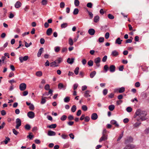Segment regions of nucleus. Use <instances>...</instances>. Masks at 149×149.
<instances>
[{
	"label": "nucleus",
	"instance_id": "1",
	"mask_svg": "<svg viewBox=\"0 0 149 149\" xmlns=\"http://www.w3.org/2000/svg\"><path fill=\"white\" fill-rule=\"evenodd\" d=\"M135 115L137 121H140V120L142 121L146 120L145 116L147 113L145 111L139 109L135 112Z\"/></svg>",
	"mask_w": 149,
	"mask_h": 149
},
{
	"label": "nucleus",
	"instance_id": "2",
	"mask_svg": "<svg viewBox=\"0 0 149 149\" xmlns=\"http://www.w3.org/2000/svg\"><path fill=\"white\" fill-rule=\"evenodd\" d=\"M29 58V56H25L24 57L20 56L19 58V60L21 63H22L24 61H27Z\"/></svg>",
	"mask_w": 149,
	"mask_h": 149
},
{
	"label": "nucleus",
	"instance_id": "3",
	"mask_svg": "<svg viewBox=\"0 0 149 149\" xmlns=\"http://www.w3.org/2000/svg\"><path fill=\"white\" fill-rule=\"evenodd\" d=\"M101 59L99 57L96 58L94 59V62L96 64V66L99 67L100 66V62Z\"/></svg>",
	"mask_w": 149,
	"mask_h": 149
},
{
	"label": "nucleus",
	"instance_id": "4",
	"mask_svg": "<svg viewBox=\"0 0 149 149\" xmlns=\"http://www.w3.org/2000/svg\"><path fill=\"white\" fill-rule=\"evenodd\" d=\"M16 128L18 129L19 126L21 125V122L20 119L19 118H17L16 119Z\"/></svg>",
	"mask_w": 149,
	"mask_h": 149
},
{
	"label": "nucleus",
	"instance_id": "5",
	"mask_svg": "<svg viewBox=\"0 0 149 149\" xmlns=\"http://www.w3.org/2000/svg\"><path fill=\"white\" fill-rule=\"evenodd\" d=\"M19 88L21 91H24L26 88V85L24 83H21L19 85Z\"/></svg>",
	"mask_w": 149,
	"mask_h": 149
},
{
	"label": "nucleus",
	"instance_id": "6",
	"mask_svg": "<svg viewBox=\"0 0 149 149\" xmlns=\"http://www.w3.org/2000/svg\"><path fill=\"white\" fill-rule=\"evenodd\" d=\"M107 135H104V134H103V135H102V136L100 139L99 142H101L103 141H104L107 140Z\"/></svg>",
	"mask_w": 149,
	"mask_h": 149
},
{
	"label": "nucleus",
	"instance_id": "7",
	"mask_svg": "<svg viewBox=\"0 0 149 149\" xmlns=\"http://www.w3.org/2000/svg\"><path fill=\"white\" fill-rule=\"evenodd\" d=\"M27 116L30 118H33L35 117V113L32 111H29L27 113Z\"/></svg>",
	"mask_w": 149,
	"mask_h": 149
},
{
	"label": "nucleus",
	"instance_id": "8",
	"mask_svg": "<svg viewBox=\"0 0 149 149\" xmlns=\"http://www.w3.org/2000/svg\"><path fill=\"white\" fill-rule=\"evenodd\" d=\"M50 66L51 67H56L58 66L59 65L57 64V63L55 61L50 63Z\"/></svg>",
	"mask_w": 149,
	"mask_h": 149
},
{
	"label": "nucleus",
	"instance_id": "9",
	"mask_svg": "<svg viewBox=\"0 0 149 149\" xmlns=\"http://www.w3.org/2000/svg\"><path fill=\"white\" fill-rule=\"evenodd\" d=\"M98 118V116L96 113H94L92 114L91 116V119L93 120H95Z\"/></svg>",
	"mask_w": 149,
	"mask_h": 149
},
{
	"label": "nucleus",
	"instance_id": "10",
	"mask_svg": "<svg viewBox=\"0 0 149 149\" xmlns=\"http://www.w3.org/2000/svg\"><path fill=\"white\" fill-rule=\"evenodd\" d=\"M111 124L115 125V126L118 127L119 126V124L117 123V121L114 120H112L110 122Z\"/></svg>",
	"mask_w": 149,
	"mask_h": 149
},
{
	"label": "nucleus",
	"instance_id": "11",
	"mask_svg": "<svg viewBox=\"0 0 149 149\" xmlns=\"http://www.w3.org/2000/svg\"><path fill=\"white\" fill-rule=\"evenodd\" d=\"M118 54V52L116 50L113 51L111 54V55L113 56H117Z\"/></svg>",
	"mask_w": 149,
	"mask_h": 149
},
{
	"label": "nucleus",
	"instance_id": "12",
	"mask_svg": "<svg viewBox=\"0 0 149 149\" xmlns=\"http://www.w3.org/2000/svg\"><path fill=\"white\" fill-rule=\"evenodd\" d=\"M95 30L93 29H90L88 31V33L91 35H93L95 33Z\"/></svg>",
	"mask_w": 149,
	"mask_h": 149
},
{
	"label": "nucleus",
	"instance_id": "13",
	"mask_svg": "<svg viewBox=\"0 0 149 149\" xmlns=\"http://www.w3.org/2000/svg\"><path fill=\"white\" fill-rule=\"evenodd\" d=\"M21 3L19 1H17L15 3V6L16 8H18L21 6Z\"/></svg>",
	"mask_w": 149,
	"mask_h": 149
},
{
	"label": "nucleus",
	"instance_id": "14",
	"mask_svg": "<svg viewBox=\"0 0 149 149\" xmlns=\"http://www.w3.org/2000/svg\"><path fill=\"white\" fill-rule=\"evenodd\" d=\"M74 58H72L70 59V58H68L67 60V62L69 64H72L74 62Z\"/></svg>",
	"mask_w": 149,
	"mask_h": 149
},
{
	"label": "nucleus",
	"instance_id": "15",
	"mask_svg": "<svg viewBox=\"0 0 149 149\" xmlns=\"http://www.w3.org/2000/svg\"><path fill=\"white\" fill-rule=\"evenodd\" d=\"M90 91L89 90H87L85 92L84 94V96L86 97H90L91 95L90 94Z\"/></svg>",
	"mask_w": 149,
	"mask_h": 149
},
{
	"label": "nucleus",
	"instance_id": "16",
	"mask_svg": "<svg viewBox=\"0 0 149 149\" xmlns=\"http://www.w3.org/2000/svg\"><path fill=\"white\" fill-rule=\"evenodd\" d=\"M47 134L49 136H55L56 135V133L54 131L49 130L48 131Z\"/></svg>",
	"mask_w": 149,
	"mask_h": 149
},
{
	"label": "nucleus",
	"instance_id": "17",
	"mask_svg": "<svg viewBox=\"0 0 149 149\" xmlns=\"http://www.w3.org/2000/svg\"><path fill=\"white\" fill-rule=\"evenodd\" d=\"M52 32V28H49L47 31L46 33L47 35L50 36Z\"/></svg>",
	"mask_w": 149,
	"mask_h": 149
},
{
	"label": "nucleus",
	"instance_id": "18",
	"mask_svg": "<svg viewBox=\"0 0 149 149\" xmlns=\"http://www.w3.org/2000/svg\"><path fill=\"white\" fill-rule=\"evenodd\" d=\"M43 51V48H41L39 50L37 54V56L38 57H39L40 56L41 54Z\"/></svg>",
	"mask_w": 149,
	"mask_h": 149
},
{
	"label": "nucleus",
	"instance_id": "19",
	"mask_svg": "<svg viewBox=\"0 0 149 149\" xmlns=\"http://www.w3.org/2000/svg\"><path fill=\"white\" fill-rule=\"evenodd\" d=\"M110 71L111 72H114L115 70V67L114 65H111L110 67Z\"/></svg>",
	"mask_w": 149,
	"mask_h": 149
},
{
	"label": "nucleus",
	"instance_id": "20",
	"mask_svg": "<svg viewBox=\"0 0 149 149\" xmlns=\"http://www.w3.org/2000/svg\"><path fill=\"white\" fill-rule=\"evenodd\" d=\"M65 86L62 83H59L58 85V88L59 89L65 88Z\"/></svg>",
	"mask_w": 149,
	"mask_h": 149
},
{
	"label": "nucleus",
	"instance_id": "21",
	"mask_svg": "<svg viewBox=\"0 0 149 149\" xmlns=\"http://www.w3.org/2000/svg\"><path fill=\"white\" fill-rule=\"evenodd\" d=\"M58 64L61 63L63 61V58L61 57L58 58V59L55 61Z\"/></svg>",
	"mask_w": 149,
	"mask_h": 149
},
{
	"label": "nucleus",
	"instance_id": "22",
	"mask_svg": "<svg viewBox=\"0 0 149 149\" xmlns=\"http://www.w3.org/2000/svg\"><path fill=\"white\" fill-rule=\"evenodd\" d=\"M122 41V40H120V38H118L116 40V43L118 44L119 45H120L121 43V42Z\"/></svg>",
	"mask_w": 149,
	"mask_h": 149
},
{
	"label": "nucleus",
	"instance_id": "23",
	"mask_svg": "<svg viewBox=\"0 0 149 149\" xmlns=\"http://www.w3.org/2000/svg\"><path fill=\"white\" fill-rule=\"evenodd\" d=\"M99 17L98 15H96L94 18V21L95 22H97L99 21Z\"/></svg>",
	"mask_w": 149,
	"mask_h": 149
},
{
	"label": "nucleus",
	"instance_id": "24",
	"mask_svg": "<svg viewBox=\"0 0 149 149\" xmlns=\"http://www.w3.org/2000/svg\"><path fill=\"white\" fill-rule=\"evenodd\" d=\"M115 108V106L114 105H111L109 106V109L111 111H113Z\"/></svg>",
	"mask_w": 149,
	"mask_h": 149
},
{
	"label": "nucleus",
	"instance_id": "25",
	"mask_svg": "<svg viewBox=\"0 0 149 149\" xmlns=\"http://www.w3.org/2000/svg\"><path fill=\"white\" fill-rule=\"evenodd\" d=\"M56 124H55L48 125L47 126V127L50 128H54L56 127Z\"/></svg>",
	"mask_w": 149,
	"mask_h": 149
},
{
	"label": "nucleus",
	"instance_id": "26",
	"mask_svg": "<svg viewBox=\"0 0 149 149\" xmlns=\"http://www.w3.org/2000/svg\"><path fill=\"white\" fill-rule=\"evenodd\" d=\"M96 74V72L95 71H93L90 74V77L91 78H93L95 76Z\"/></svg>",
	"mask_w": 149,
	"mask_h": 149
},
{
	"label": "nucleus",
	"instance_id": "27",
	"mask_svg": "<svg viewBox=\"0 0 149 149\" xmlns=\"http://www.w3.org/2000/svg\"><path fill=\"white\" fill-rule=\"evenodd\" d=\"M64 102H68L70 101V97H66L64 99Z\"/></svg>",
	"mask_w": 149,
	"mask_h": 149
},
{
	"label": "nucleus",
	"instance_id": "28",
	"mask_svg": "<svg viewBox=\"0 0 149 149\" xmlns=\"http://www.w3.org/2000/svg\"><path fill=\"white\" fill-rule=\"evenodd\" d=\"M36 75L38 77H40L42 75V72L41 71H38L36 72Z\"/></svg>",
	"mask_w": 149,
	"mask_h": 149
},
{
	"label": "nucleus",
	"instance_id": "29",
	"mask_svg": "<svg viewBox=\"0 0 149 149\" xmlns=\"http://www.w3.org/2000/svg\"><path fill=\"white\" fill-rule=\"evenodd\" d=\"M77 109L76 107V106L73 105L71 108V111L73 112H74Z\"/></svg>",
	"mask_w": 149,
	"mask_h": 149
},
{
	"label": "nucleus",
	"instance_id": "30",
	"mask_svg": "<svg viewBox=\"0 0 149 149\" xmlns=\"http://www.w3.org/2000/svg\"><path fill=\"white\" fill-rule=\"evenodd\" d=\"M93 61L90 60L88 62V65L90 66H92L93 65Z\"/></svg>",
	"mask_w": 149,
	"mask_h": 149
},
{
	"label": "nucleus",
	"instance_id": "31",
	"mask_svg": "<svg viewBox=\"0 0 149 149\" xmlns=\"http://www.w3.org/2000/svg\"><path fill=\"white\" fill-rule=\"evenodd\" d=\"M79 12V10L78 8H76L74 9L73 11V14L74 15H77L78 14Z\"/></svg>",
	"mask_w": 149,
	"mask_h": 149
},
{
	"label": "nucleus",
	"instance_id": "32",
	"mask_svg": "<svg viewBox=\"0 0 149 149\" xmlns=\"http://www.w3.org/2000/svg\"><path fill=\"white\" fill-rule=\"evenodd\" d=\"M74 4L76 6H78L79 4V1L78 0H75Z\"/></svg>",
	"mask_w": 149,
	"mask_h": 149
},
{
	"label": "nucleus",
	"instance_id": "33",
	"mask_svg": "<svg viewBox=\"0 0 149 149\" xmlns=\"http://www.w3.org/2000/svg\"><path fill=\"white\" fill-rule=\"evenodd\" d=\"M46 97H42L41 101V103L42 104H43L45 103L46 102V100L45 99Z\"/></svg>",
	"mask_w": 149,
	"mask_h": 149
},
{
	"label": "nucleus",
	"instance_id": "34",
	"mask_svg": "<svg viewBox=\"0 0 149 149\" xmlns=\"http://www.w3.org/2000/svg\"><path fill=\"white\" fill-rule=\"evenodd\" d=\"M79 69V68L78 67H76L75 69L74 72L76 75H77L78 74Z\"/></svg>",
	"mask_w": 149,
	"mask_h": 149
},
{
	"label": "nucleus",
	"instance_id": "35",
	"mask_svg": "<svg viewBox=\"0 0 149 149\" xmlns=\"http://www.w3.org/2000/svg\"><path fill=\"white\" fill-rule=\"evenodd\" d=\"M69 44L70 45H72L73 44V41L71 38H70L69 39Z\"/></svg>",
	"mask_w": 149,
	"mask_h": 149
},
{
	"label": "nucleus",
	"instance_id": "36",
	"mask_svg": "<svg viewBox=\"0 0 149 149\" xmlns=\"http://www.w3.org/2000/svg\"><path fill=\"white\" fill-rule=\"evenodd\" d=\"M125 88L123 87L120 88L119 90V92L120 93L123 92L125 91Z\"/></svg>",
	"mask_w": 149,
	"mask_h": 149
},
{
	"label": "nucleus",
	"instance_id": "37",
	"mask_svg": "<svg viewBox=\"0 0 149 149\" xmlns=\"http://www.w3.org/2000/svg\"><path fill=\"white\" fill-rule=\"evenodd\" d=\"M82 109L84 111H86L88 109V108L86 105H83L82 106Z\"/></svg>",
	"mask_w": 149,
	"mask_h": 149
},
{
	"label": "nucleus",
	"instance_id": "38",
	"mask_svg": "<svg viewBox=\"0 0 149 149\" xmlns=\"http://www.w3.org/2000/svg\"><path fill=\"white\" fill-rule=\"evenodd\" d=\"M29 109L31 110H33L34 109V105L32 104H31V105L29 106Z\"/></svg>",
	"mask_w": 149,
	"mask_h": 149
},
{
	"label": "nucleus",
	"instance_id": "39",
	"mask_svg": "<svg viewBox=\"0 0 149 149\" xmlns=\"http://www.w3.org/2000/svg\"><path fill=\"white\" fill-rule=\"evenodd\" d=\"M65 3L63 2H61L60 4V7L61 8H63L65 6Z\"/></svg>",
	"mask_w": 149,
	"mask_h": 149
},
{
	"label": "nucleus",
	"instance_id": "40",
	"mask_svg": "<svg viewBox=\"0 0 149 149\" xmlns=\"http://www.w3.org/2000/svg\"><path fill=\"white\" fill-rule=\"evenodd\" d=\"M50 86L49 84H47L45 85V90H50L49 89Z\"/></svg>",
	"mask_w": 149,
	"mask_h": 149
},
{
	"label": "nucleus",
	"instance_id": "41",
	"mask_svg": "<svg viewBox=\"0 0 149 149\" xmlns=\"http://www.w3.org/2000/svg\"><path fill=\"white\" fill-rule=\"evenodd\" d=\"M67 118V116L66 115H63L62 116V117L61 118V120H65Z\"/></svg>",
	"mask_w": 149,
	"mask_h": 149
},
{
	"label": "nucleus",
	"instance_id": "42",
	"mask_svg": "<svg viewBox=\"0 0 149 149\" xmlns=\"http://www.w3.org/2000/svg\"><path fill=\"white\" fill-rule=\"evenodd\" d=\"M67 24L66 23H63L61 24V27L62 28H65L67 26Z\"/></svg>",
	"mask_w": 149,
	"mask_h": 149
},
{
	"label": "nucleus",
	"instance_id": "43",
	"mask_svg": "<svg viewBox=\"0 0 149 149\" xmlns=\"http://www.w3.org/2000/svg\"><path fill=\"white\" fill-rule=\"evenodd\" d=\"M47 0H42V4L43 5H45L47 3Z\"/></svg>",
	"mask_w": 149,
	"mask_h": 149
},
{
	"label": "nucleus",
	"instance_id": "44",
	"mask_svg": "<svg viewBox=\"0 0 149 149\" xmlns=\"http://www.w3.org/2000/svg\"><path fill=\"white\" fill-rule=\"evenodd\" d=\"M104 38L103 37H100L99 38L98 41L100 42H104Z\"/></svg>",
	"mask_w": 149,
	"mask_h": 149
},
{
	"label": "nucleus",
	"instance_id": "45",
	"mask_svg": "<svg viewBox=\"0 0 149 149\" xmlns=\"http://www.w3.org/2000/svg\"><path fill=\"white\" fill-rule=\"evenodd\" d=\"M123 132H122V134L119 135V137H118V138L117 139V141H119L122 138V137H123Z\"/></svg>",
	"mask_w": 149,
	"mask_h": 149
},
{
	"label": "nucleus",
	"instance_id": "46",
	"mask_svg": "<svg viewBox=\"0 0 149 149\" xmlns=\"http://www.w3.org/2000/svg\"><path fill=\"white\" fill-rule=\"evenodd\" d=\"M132 109L130 107H128L126 108V111L128 112H130L132 111Z\"/></svg>",
	"mask_w": 149,
	"mask_h": 149
},
{
	"label": "nucleus",
	"instance_id": "47",
	"mask_svg": "<svg viewBox=\"0 0 149 149\" xmlns=\"http://www.w3.org/2000/svg\"><path fill=\"white\" fill-rule=\"evenodd\" d=\"M12 130L13 134L15 135H17L19 133V132H17L15 129H13Z\"/></svg>",
	"mask_w": 149,
	"mask_h": 149
},
{
	"label": "nucleus",
	"instance_id": "48",
	"mask_svg": "<svg viewBox=\"0 0 149 149\" xmlns=\"http://www.w3.org/2000/svg\"><path fill=\"white\" fill-rule=\"evenodd\" d=\"M108 16V18L110 19H113L114 18V17L111 14H109Z\"/></svg>",
	"mask_w": 149,
	"mask_h": 149
},
{
	"label": "nucleus",
	"instance_id": "49",
	"mask_svg": "<svg viewBox=\"0 0 149 149\" xmlns=\"http://www.w3.org/2000/svg\"><path fill=\"white\" fill-rule=\"evenodd\" d=\"M25 128L27 130H29L30 129V126L29 124H26L25 126Z\"/></svg>",
	"mask_w": 149,
	"mask_h": 149
},
{
	"label": "nucleus",
	"instance_id": "50",
	"mask_svg": "<svg viewBox=\"0 0 149 149\" xmlns=\"http://www.w3.org/2000/svg\"><path fill=\"white\" fill-rule=\"evenodd\" d=\"M6 139H5V140L4 141V142L5 143V144H7L8 143V141H9L10 139L8 137H6Z\"/></svg>",
	"mask_w": 149,
	"mask_h": 149
},
{
	"label": "nucleus",
	"instance_id": "51",
	"mask_svg": "<svg viewBox=\"0 0 149 149\" xmlns=\"http://www.w3.org/2000/svg\"><path fill=\"white\" fill-rule=\"evenodd\" d=\"M92 4L91 2H89L87 4V7L89 8H91L92 7Z\"/></svg>",
	"mask_w": 149,
	"mask_h": 149
},
{
	"label": "nucleus",
	"instance_id": "52",
	"mask_svg": "<svg viewBox=\"0 0 149 149\" xmlns=\"http://www.w3.org/2000/svg\"><path fill=\"white\" fill-rule=\"evenodd\" d=\"M109 36V32H107L105 35V37L106 39L108 38Z\"/></svg>",
	"mask_w": 149,
	"mask_h": 149
},
{
	"label": "nucleus",
	"instance_id": "53",
	"mask_svg": "<svg viewBox=\"0 0 149 149\" xmlns=\"http://www.w3.org/2000/svg\"><path fill=\"white\" fill-rule=\"evenodd\" d=\"M108 93V90L107 89H104L103 91V93L104 95H106Z\"/></svg>",
	"mask_w": 149,
	"mask_h": 149
},
{
	"label": "nucleus",
	"instance_id": "54",
	"mask_svg": "<svg viewBox=\"0 0 149 149\" xmlns=\"http://www.w3.org/2000/svg\"><path fill=\"white\" fill-rule=\"evenodd\" d=\"M31 133H30L29 135L27 136V138H29L31 139H32L33 137V136L31 135Z\"/></svg>",
	"mask_w": 149,
	"mask_h": 149
},
{
	"label": "nucleus",
	"instance_id": "55",
	"mask_svg": "<svg viewBox=\"0 0 149 149\" xmlns=\"http://www.w3.org/2000/svg\"><path fill=\"white\" fill-rule=\"evenodd\" d=\"M104 69L106 72H107L108 70V67L107 65H105L104 66Z\"/></svg>",
	"mask_w": 149,
	"mask_h": 149
},
{
	"label": "nucleus",
	"instance_id": "56",
	"mask_svg": "<svg viewBox=\"0 0 149 149\" xmlns=\"http://www.w3.org/2000/svg\"><path fill=\"white\" fill-rule=\"evenodd\" d=\"M141 123L140 122L136 123L134 124V127H136L139 125Z\"/></svg>",
	"mask_w": 149,
	"mask_h": 149
},
{
	"label": "nucleus",
	"instance_id": "57",
	"mask_svg": "<svg viewBox=\"0 0 149 149\" xmlns=\"http://www.w3.org/2000/svg\"><path fill=\"white\" fill-rule=\"evenodd\" d=\"M107 59V56H104V57L102 59V61L103 62H105Z\"/></svg>",
	"mask_w": 149,
	"mask_h": 149
},
{
	"label": "nucleus",
	"instance_id": "58",
	"mask_svg": "<svg viewBox=\"0 0 149 149\" xmlns=\"http://www.w3.org/2000/svg\"><path fill=\"white\" fill-rule=\"evenodd\" d=\"M45 42V40L44 38H41L40 39V42L42 44H43Z\"/></svg>",
	"mask_w": 149,
	"mask_h": 149
},
{
	"label": "nucleus",
	"instance_id": "59",
	"mask_svg": "<svg viewBox=\"0 0 149 149\" xmlns=\"http://www.w3.org/2000/svg\"><path fill=\"white\" fill-rule=\"evenodd\" d=\"M68 119L70 120H72L74 119V117L73 116L71 115H70L68 117Z\"/></svg>",
	"mask_w": 149,
	"mask_h": 149
},
{
	"label": "nucleus",
	"instance_id": "60",
	"mask_svg": "<svg viewBox=\"0 0 149 149\" xmlns=\"http://www.w3.org/2000/svg\"><path fill=\"white\" fill-rule=\"evenodd\" d=\"M81 113V111L80 110H79L78 111L77 113V115L78 116H80Z\"/></svg>",
	"mask_w": 149,
	"mask_h": 149
},
{
	"label": "nucleus",
	"instance_id": "61",
	"mask_svg": "<svg viewBox=\"0 0 149 149\" xmlns=\"http://www.w3.org/2000/svg\"><path fill=\"white\" fill-rule=\"evenodd\" d=\"M135 86L136 87H139L140 86V84L139 82H137L135 84Z\"/></svg>",
	"mask_w": 149,
	"mask_h": 149
},
{
	"label": "nucleus",
	"instance_id": "62",
	"mask_svg": "<svg viewBox=\"0 0 149 149\" xmlns=\"http://www.w3.org/2000/svg\"><path fill=\"white\" fill-rule=\"evenodd\" d=\"M132 42V39H128L126 41V43H131Z\"/></svg>",
	"mask_w": 149,
	"mask_h": 149
},
{
	"label": "nucleus",
	"instance_id": "63",
	"mask_svg": "<svg viewBox=\"0 0 149 149\" xmlns=\"http://www.w3.org/2000/svg\"><path fill=\"white\" fill-rule=\"evenodd\" d=\"M60 50V47H56L55 48V51L56 52H58Z\"/></svg>",
	"mask_w": 149,
	"mask_h": 149
},
{
	"label": "nucleus",
	"instance_id": "64",
	"mask_svg": "<svg viewBox=\"0 0 149 149\" xmlns=\"http://www.w3.org/2000/svg\"><path fill=\"white\" fill-rule=\"evenodd\" d=\"M28 92L27 91H24L23 93V96H25L26 95H27L28 94Z\"/></svg>",
	"mask_w": 149,
	"mask_h": 149
}]
</instances>
